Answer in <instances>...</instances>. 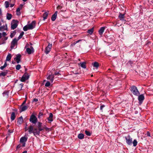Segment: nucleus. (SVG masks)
<instances>
[{"label": "nucleus", "instance_id": "27", "mask_svg": "<svg viewBox=\"0 0 153 153\" xmlns=\"http://www.w3.org/2000/svg\"><path fill=\"white\" fill-rule=\"evenodd\" d=\"M124 14H122L121 13H120L119 17L120 18V20H123L124 19Z\"/></svg>", "mask_w": 153, "mask_h": 153}, {"label": "nucleus", "instance_id": "8", "mask_svg": "<svg viewBox=\"0 0 153 153\" xmlns=\"http://www.w3.org/2000/svg\"><path fill=\"white\" fill-rule=\"evenodd\" d=\"M41 131V130H39V129L38 128H34L33 133L35 136L39 135V134L40 131Z\"/></svg>", "mask_w": 153, "mask_h": 153}, {"label": "nucleus", "instance_id": "6", "mask_svg": "<svg viewBox=\"0 0 153 153\" xmlns=\"http://www.w3.org/2000/svg\"><path fill=\"white\" fill-rule=\"evenodd\" d=\"M18 40L16 38L13 39L11 42V49L14 48L15 45H17Z\"/></svg>", "mask_w": 153, "mask_h": 153}, {"label": "nucleus", "instance_id": "50", "mask_svg": "<svg viewBox=\"0 0 153 153\" xmlns=\"http://www.w3.org/2000/svg\"><path fill=\"white\" fill-rule=\"evenodd\" d=\"M22 143V146L24 147L25 146V142Z\"/></svg>", "mask_w": 153, "mask_h": 153}, {"label": "nucleus", "instance_id": "36", "mask_svg": "<svg viewBox=\"0 0 153 153\" xmlns=\"http://www.w3.org/2000/svg\"><path fill=\"white\" fill-rule=\"evenodd\" d=\"M24 34V32H21L20 33L19 36L18 37V39H17L18 40H19L20 39H21L22 38V36Z\"/></svg>", "mask_w": 153, "mask_h": 153}, {"label": "nucleus", "instance_id": "59", "mask_svg": "<svg viewBox=\"0 0 153 153\" xmlns=\"http://www.w3.org/2000/svg\"><path fill=\"white\" fill-rule=\"evenodd\" d=\"M128 63H129L130 64H131L132 63V62L131 61H129L128 62Z\"/></svg>", "mask_w": 153, "mask_h": 153}, {"label": "nucleus", "instance_id": "42", "mask_svg": "<svg viewBox=\"0 0 153 153\" xmlns=\"http://www.w3.org/2000/svg\"><path fill=\"white\" fill-rule=\"evenodd\" d=\"M50 85V83L49 81H47L46 84L45 85V86L46 87H49Z\"/></svg>", "mask_w": 153, "mask_h": 153}, {"label": "nucleus", "instance_id": "10", "mask_svg": "<svg viewBox=\"0 0 153 153\" xmlns=\"http://www.w3.org/2000/svg\"><path fill=\"white\" fill-rule=\"evenodd\" d=\"M54 78V75L51 74H50L47 77V79L48 80H50L51 82H53Z\"/></svg>", "mask_w": 153, "mask_h": 153}, {"label": "nucleus", "instance_id": "38", "mask_svg": "<svg viewBox=\"0 0 153 153\" xmlns=\"http://www.w3.org/2000/svg\"><path fill=\"white\" fill-rule=\"evenodd\" d=\"M5 5L6 8H7L9 6V4L8 1H6L5 2Z\"/></svg>", "mask_w": 153, "mask_h": 153}, {"label": "nucleus", "instance_id": "25", "mask_svg": "<svg viewBox=\"0 0 153 153\" xmlns=\"http://www.w3.org/2000/svg\"><path fill=\"white\" fill-rule=\"evenodd\" d=\"M48 12H45L43 15V20H45V19L47 18L48 16Z\"/></svg>", "mask_w": 153, "mask_h": 153}, {"label": "nucleus", "instance_id": "39", "mask_svg": "<svg viewBox=\"0 0 153 153\" xmlns=\"http://www.w3.org/2000/svg\"><path fill=\"white\" fill-rule=\"evenodd\" d=\"M85 134L88 136H90L91 135V134L90 133V131L87 130L85 131Z\"/></svg>", "mask_w": 153, "mask_h": 153}, {"label": "nucleus", "instance_id": "37", "mask_svg": "<svg viewBox=\"0 0 153 153\" xmlns=\"http://www.w3.org/2000/svg\"><path fill=\"white\" fill-rule=\"evenodd\" d=\"M137 142L136 140L135 139L133 142V144L134 146H136L137 144Z\"/></svg>", "mask_w": 153, "mask_h": 153}, {"label": "nucleus", "instance_id": "24", "mask_svg": "<svg viewBox=\"0 0 153 153\" xmlns=\"http://www.w3.org/2000/svg\"><path fill=\"white\" fill-rule=\"evenodd\" d=\"M7 27L6 25L5 26L4 25L0 27V31L7 30Z\"/></svg>", "mask_w": 153, "mask_h": 153}, {"label": "nucleus", "instance_id": "4", "mask_svg": "<svg viewBox=\"0 0 153 153\" xmlns=\"http://www.w3.org/2000/svg\"><path fill=\"white\" fill-rule=\"evenodd\" d=\"M30 121L33 124H36L37 122V119L34 115L32 114L30 116Z\"/></svg>", "mask_w": 153, "mask_h": 153}, {"label": "nucleus", "instance_id": "41", "mask_svg": "<svg viewBox=\"0 0 153 153\" xmlns=\"http://www.w3.org/2000/svg\"><path fill=\"white\" fill-rule=\"evenodd\" d=\"M23 76H24L27 79L29 77V76L28 74L26 73H25Z\"/></svg>", "mask_w": 153, "mask_h": 153}, {"label": "nucleus", "instance_id": "47", "mask_svg": "<svg viewBox=\"0 0 153 153\" xmlns=\"http://www.w3.org/2000/svg\"><path fill=\"white\" fill-rule=\"evenodd\" d=\"M146 134H147V136H149V137L151 136L150 133L149 131H148L147 132Z\"/></svg>", "mask_w": 153, "mask_h": 153}, {"label": "nucleus", "instance_id": "11", "mask_svg": "<svg viewBox=\"0 0 153 153\" xmlns=\"http://www.w3.org/2000/svg\"><path fill=\"white\" fill-rule=\"evenodd\" d=\"M21 56V55L19 54H17L16 57L14 58V60L16 61L17 63H19L20 61Z\"/></svg>", "mask_w": 153, "mask_h": 153}, {"label": "nucleus", "instance_id": "48", "mask_svg": "<svg viewBox=\"0 0 153 153\" xmlns=\"http://www.w3.org/2000/svg\"><path fill=\"white\" fill-rule=\"evenodd\" d=\"M38 101V100L36 98H34L33 100V102H37Z\"/></svg>", "mask_w": 153, "mask_h": 153}, {"label": "nucleus", "instance_id": "1", "mask_svg": "<svg viewBox=\"0 0 153 153\" xmlns=\"http://www.w3.org/2000/svg\"><path fill=\"white\" fill-rule=\"evenodd\" d=\"M36 22L33 21L31 23L25 26L23 28L24 31H27L28 30H31L34 28L36 26Z\"/></svg>", "mask_w": 153, "mask_h": 153}, {"label": "nucleus", "instance_id": "21", "mask_svg": "<svg viewBox=\"0 0 153 153\" xmlns=\"http://www.w3.org/2000/svg\"><path fill=\"white\" fill-rule=\"evenodd\" d=\"M27 140V137H23L21 138L20 142L22 143L25 142Z\"/></svg>", "mask_w": 153, "mask_h": 153}, {"label": "nucleus", "instance_id": "52", "mask_svg": "<svg viewBox=\"0 0 153 153\" xmlns=\"http://www.w3.org/2000/svg\"><path fill=\"white\" fill-rule=\"evenodd\" d=\"M59 74V73L58 72H55L54 74V75H58Z\"/></svg>", "mask_w": 153, "mask_h": 153}, {"label": "nucleus", "instance_id": "46", "mask_svg": "<svg viewBox=\"0 0 153 153\" xmlns=\"http://www.w3.org/2000/svg\"><path fill=\"white\" fill-rule=\"evenodd\" d=\"M2 35L4 36V37H5V36L7 35V34L6 33H5V32H3L2 33Z\"/></svg>", "mask_w": 153, "mask_h": 153}, {"label": "nucleus", "instance_id": "51", "mask_svg": "<svg viewBox=\"0 0 153 153\" xmlns=\"http://www.w3.org/2000/svg\"><path fill=\"white\" fill-rule=\"evenodd\" d=\"M82 40H81V39H79L77 41H76V43H78L79 42H80Z\"/></svg>", "mask_w": 153, "mask_h": 153}, {"label": "nucleus", "instance_id": "35", "mask_svg": "<svg viewBox=\"0 0 153 153\" xmlns=\"http://www.w3.org/2000/svg\"><path fill=\"white\" fill-rule=\"evenodd\" d=\"M7 65V63L6 62H5L4 65L3 66H1L0 67V68L1 70H3L5 67H6Z\"/></svg>", "mask_w": 153, "mask_h": 153}, {"label": "nucleus", "instance_id": "62", "mask_svg": "<svg viewBox=\"0 0 153 153\" xmlns=\"http://www.w3.org/2000/svg\"><path fill=\"white\" fill-rule=\"evenodd\" d=\"M9 131L10 133H11V132H13V131H11L9 130Z\"/></svg>", "mask_w": 153, "mask_h": 153}, {"label": "nucleus", "instance_id": "49", "mask_svg": "<svg viewBox=\"0 0 153 153\" xmlns=\"http://www.w3.org/2000/svg\"><path fill=\"white\" fill-rule=\"evenodd\" d=\"M105 107V105H102L100 106V109L101 110H102L103 108H104Z\"/></svg>", "mask_w": 153, "mask_h": 153}, {"label": "nucleus", "instance_id": "22", "mask_svg": "<svg viewBox=\"0 0 153 153\" xmlns=\"http://www.w3.org/2000/svg\"><path fill=\"white\" fill-rule=\"evenodd\" d=\"M12 17V15L11 14L7 13L6 15V18L8 20H10Z\"/></svg>", "mask_w": 153, "mask_h": 153}, {"label": "nucleus", "instance_id": "7", "mask_svg": "<svg viewBox=\"0 0 153 153\" xmlns=\"http://www.w3.org/2000/svg\"><path fill=\"white\" fill-rule=\"evenodd\" d=\"M52 46V44H49L46 47L45 50V53L46 54H48L51 51Z\"/></svg>", "mask_w": 153, "mask_h": 153}, {"label": "nucleus", "instance_id": "26", "mask_svg": "<svg viewBox=\"0 0 153 153\" xmlns=\"http://www.w3.org/2000/svg\"><path fill=\"white\" fill-rule=\"evenodd\" d=\"M80 65V66L83 68H86V62H81L79 63Z\"/></svg>", "mask_w": 153, "mask_h": 153}, {"label": "nucleus", "instance_id": "23", "mask_svg": "<svg viewBox=\"0 0 153 153\" xmlns=\"http://www.w3.org/2000/svg\"><path fill=\"white\" fill-rule=\"evenodd\" d=\"M7 39L8 37H4V38H2L1 39V41H2V42H0V45L5 43V41Z\"/></svg>", "mask_w": 153, "mask_h": 153}, {"label": "nucleus", "instance_id": "14", "mask_svg": "<svg viewBox=\"0 0 153 153\" xmlns=\"http://www.w3.org/2000/svg\"><path fill=\"white\" fill-rule=\"evenodd\" d=\"M34 128L33 127L30 125L28 128V131L29 134H31L33 133Z\"/></svg>", "mask_w": 153, "mask_h": 153}, {"label": "nucleus", "instance_id": "31", "mask_svg": "<svg viewBox=\"0 0 153 153\" xmlns=\"http://www.w3.org/2000/svg\"><path fill=\"white\" fill-rule=\"evenodd\" d=\"M93 65L94 67H95L96 68H98L99 66V64L97 62H95L94 63Z\"/></svg>", "mask_w": 153, "mask_h": 153}, {"label": "nucleus", "instance_id": "44", "mask_svg": "<svg viewBox=\"0 0 153 153\" xmlns=\"http://www.w3.org/2000/svg\"><path fill=\"white\" fill-rule=\"evenodd\" d=\"M42 115H43L42 113L40 112L39 113V114L38 115V117L40 119L41 118V117L42 116Z\"/></svg>", "mask_w": 153, "mask_h": 153}, {"label": "nucleus", "instance_id": "32", "mask_svg": "<svg viewBox=\"0 0 153 153\" xmlns=\"http://www.w3.org/2000/svg\"><path fill=\"white\" fill-rule=\"evenodd\" d=\"M93 31H94V29L93 28H91L90 29L88 30L87 31V33L90 34H91L93 33Z\"/></svg>", "mask_w": 153, "mask_h": 153}, {"label": "nucleus", "instance_id": "16", "mask_svg": "<svg viewBox=\"0 0 153 153\" xmlns=\"http://www.w3.org/2000/svg\"><path fill=\"white\" fill-rule=\"evenodd\" d=\"M57 11H56L55 12V13H54V14H53L52 16L51 17V20L52 21H54L56 18V16H57Z\"/></svg>", "mask_w": 153, "mask_h": 153}, {"label": "nucleus", "instance_id": "3", "mask_svg": "<svg viewBox=\"0 0 153 153\" xmlns=\"http://www.w3.org/2000/svg\"><path fill=\"white\" fill-rule=\"evenodd\" d=\"M19 24V21L13 19L11 22V29L12 30H14L17 27Z\"/></svg>", "mask_w": 153, "mask_h": 153}, {"label": "nucleus", "instance_id": "57", "mask_svg": "<svg viewBox=\"0 0 153 153\" xmlns=\"http://www.w3.org/2000/svg\"><path fill=\"white\" fill-rule=\"evenodd\" d=\"M14 4H11L10 5V7H13L14 6Z\"/></svg>", "mask_w": 153, "mask_h": 153}, {"label": "nucleus", "instance_id": "13", "mask_svg": "<svg viewBox=\"0 0 153 153\" xmlns=\"http://www.w3.org/2000/svg\"><path fill=\"white\" fill-rule=\"evenodd\" d=\"M38 124V128L39 129V130H41V131L44 130V128H43V126H42V123H41L40 122H38L37 123Z\"/></svg>", "mask_w": 153, "mask_h": 153}, {"label": "nucleus", "instance_id": "40", "mask_svg": "<svg viewBox=\"0 0 153 153\" xmlns=\"http://www.w3.org/2000/svg\"><path fill=\"white\" fill-rule=\"evenodd\" d=\"M27 80V78H25L24 76H22L21 79V81L22 82H23L25 81L26 80Z\"/></svg>", "mask_w": 153, "mask_h": 153}, {"label": "nucleus", "instance_id": "20", "mask_svg": "<svg viewBox=\"0 0 153 153\" xmlns=\"http://www.w3.org/2000/svg\"><path fill=\"white\" fill-rule=\"evenodd\" d=\"M8 72V71L7 70H6L4 72H1L0 73V76H4L7 74Z\"/></svg>", "mask_w": 153, "mask_h": 153}, {"label": "nucleus", "instance_id": "12", "mask_svg": "<svg viewBox=\"0 0 153 153\" xmlns=\"http://www.w3.org/2000/svg\"><path fill=\"white\" fill-rule=\"evenodd\" d=\"M144 99V97L143 94H141L138 96V100L140 103H142Z\"/></svg>", "mask_w": 153, "mask_h": 153}, {"label": "nucleus", "instance_id": "56", "mask_svg": "<svg viewBox=\"0 0 153 153\" xmlns=\"http://www.w3.org/2000/svg\"><path fill=\"white\" fill-rule=\"evenodd\" d=\"M26 100H25L23 102V103H22V105H23L24 104H25L26 103Z\"/></svg>", "mask_w": 153, "mask_h": 153}, {"label": "nucleus", "instance_id": "9", "mask_svg": "<svg viewBox=\"0 0 153 153\" xmlns=\"http://www.w3.org/2000/svg\"><path fill=\"white\" fill-rule=\"evenodd\" d=\"M26 51L28 54H30L33 53L34 49L33 47L31 46L30 48H27L26 49Z\"/></svg>", "mask_w": 153, "mask_h": 153}, {"label": "nucleus", "instance_id": "58", "mask_svg": "<svg viewBox=\"0 0 153 153\" xmlns=\"http://www.w3.org/2000/svg\"><path fill=\"white\" fill-rule=\"evenodd\" d=\"M25 131H27V130H28V128L27 129V127L26 126V127H25Z\"/></svg>", "mask_w": 153, "mask_h": 153}, {"label": "nucleus", "instance_id": "54", "mask_svg": "<svg viewBox=\"0 0 153 153\" xmlns=\"http://www.w3.org/2000/svg\"><path fill=\"white\" fill-rule=\"evenodd\" d=\"M77 43H76V42H74V43H73V44H71V45L72 46H73V45H74L76 44Z\"/></svg>", "mask_w": 153, "mask_h": 153}, {"label": "nucleus", "instance_id": "17", "mask_svg": "<svg viewBox=\"0 0 153 153\" xmlns=\"http://www.w3.org/2000/svg\"><path fill=\"white\" fill-rule=\"evenodd\" d=\"M23 121V119L22 117L21 116L18 119L17 123L18 124L20 125L22 123Z\"/></svg>", "mask_w": 153, "mask_h": 153}, {"label": "nucleus", "instance_id": "53", "mask_svg": "<svg viewBox=\"0 0 153 153\" xmlns=\"http://www.w3.org/2000/svg\"><path fill=\"white\" fill-rule=\"evenodd\" d=\"M19 85L20 86H21V88H22V87L23 86V84L22 83H21V84H20Z\"/></svg>", "mask_w": 153, "mask_h": 153}, {"label": "nucleus", "instance_id": "5", "mask_svg": "<svg viewBox=\"0 0 153 153\" xmlns=\"http://www.w3.org/2000/svg\"><path fill=\"white\" fill-rule=\"evenodd\" d=\"M126 143L129 145H131L132 143V139L129 135L127 137H125Z\"/></svg>", "mask_w": 153, "mask_h": 153}, {"label": "nucleus", "instance_id": "29", "mask_svg": "<svg viewBox=\"0 0 153 153\" xmlns=\"http://www.w3.org/2000/svg\"><path fill=\"white\" fill-rule=\"evenodd\" d=\"M84 135L82 133H80L78 134V137L79 139H82L84 138Z\"/></svg>", "mask_w": 153, "mask_h": 153}, {"label": "nucleus", "instance_id": "30", "mask_svg": "<svg viewBox=\"0 0 153 153\" xmlns=\"http://www.w3.org/2000/svg\"><path fill=\"white\" fill-rule=\"evenodd\" d=\"M11 54L10 53L7 56L6 59V61H9L11 59Z\"/></svg>", "mask_w": 153, "mask_h": 153}, {"label": "nucleus", "instance_id": "34", "mask_svg": "<svg viewBox=\"0 0 153 153\" xmlns=\"http://www.w3.org/2000/svg\"><path fill=\"white\" fill-rule=\"evenodd\" d=\"M16 33V32L15 31H13L12 33H11L10 37L11 38H12L15 35Z\"/></svg>", "mask_w": 153, "mask_h": 153}, {"label": "nucleus", "instance_id": "43", "mask_svg": "<svg viewBox=\"0 0 153 153\" xmlns=\"http://www.w3.org/2000/svg\"><path fill=\"white\" fill-rule=\"evenodd\" d=\"M21 68V65L19 64H18L16 66V69L17 70H19Z\"/></svg>", "mask_w": 153, "mask_h": 153}, {"label": "nucleus", "instance_id": "63", "mask_svg": "<svg viewBox=\"0 0 153 153\" xmlns=\"http://www.w3.org/2000/svg\"><path fill=\"white\" fill-rule=\"evenodd\" d=\"M23 1H26L27 0H22Z\"/></svg>", "mask_w": 153, "mask_h": 153}, {"label": "nucleus", "instance_id": "33", "mask_svg": "<svg viewBox=\"0 0 153 153\" xmlns=\"http://www.w3.org/2000/svg\"><path fill=\"white\" fill-rule=\"evenodd\" d=\"M20 8L19 7L17 9L16 12V15H19L21 13L20 12Z\"/></svg>", "mask_w": 153, "mask_h": 153}, {"label": "nucleus", "instance_id": "15", "mask_svg": "<svg viewBox=\"0 0 153 153\" xmlns=\"http://www.w3.org/2000/svg\"><path fill=\"white\" fill-rule=\"evenodd\" d=\"M53 115L51 113H49V116L47 118L48 120L49 121V122L51 123V122H52L53 121Z\"/></svg>", "mask_w": 153, "mask_h": 153}, {"label": "nucleus", "instance_id": "2", "mask_svg": "<svg viewBox=\"0 0 153 153\" xmlns=\"http://www.w3.org/2000/svg\"><path fill=\"white\" fill-rule=\"evenodd\" d=\"M130 90L133 94L135 95L138 96L140 94L137 88L135 86H132L130 88Z\"/></svg>", "mask_w": 153, "mask_h": 153}, {"label": "nucleus", "instance_id": "55", "mask_svg": "<svg viewBox=\"0 0 153 153\" xmlns=\"http://www.w3.org/2000/svg\"><path fill=\"white\" fill-rule=\"evenodd\" d=\"M2 15V12L1 10V9H0V16Z\"/></svg>", "mask_w": 153, "mask_h": 153}, {"label": "nucleus", "instance_id": "28", "mask_svg": "<svg viewBox=\"0 0 153 153\" xmlns=\"http://www.w3.org/2000/svg\"><path fill=\"white\" fill-rule=\"evenodd\" d=\"M16 116L15 115V113L14 112H13L11 115V119L12 120H14Z\"/></svg>", "mask_w": 153, "mask_h": 153}, {"label": "nucleus", "instance_id": "45", "mask_svg": "<svg viewBox=\"0 0 153 153\" xmlns=\"http://www.w3.org/2000/svg\"><path fill=\"white\" fill-rule=\"evenodd\" d=\"M43 128H44V129H45L46 131H48L49 129L47 127L45 126H43Z\"/></svg>", "mask_w": 153, "mask_h": 153}, {"label": "nucleus", "instance_id": "19", "mask_svg": "<svg viewBox=\"0 0 153 153\" xmlns=\"http://www.w3.org/2000/svg\"><path fill=\"white\" fill-rule=\"evenodd\" d=\"M22 105H21V109L20 110V112H22V111H24L25 110H26V109H27L28 108V107L27 106L25 105L24 106H22Z\"/></svg>", "mask_w": 153, "mask_h": 153}, {"label": "nucleus", "instance_id": "60", "mask_svg": "<svg viewBox=\"0 0 153 153\" xmlns=\"http://www.w3.org/2000/svg\"><path fill=\"white\" fill-rule=\"evenodd\" d=\"M1 38V33H0V39Z\"/></svg>", "mask_w": 153, "mask_h": 153}, {"label": "nucleus", "instance_id": "61", "mask_svg": "<svg viewBox=\"0 0 153 153\" xmlns=\"http://www.w3.org/2000/svg\"><path fill=\"white\" fill-rule=\"evenodd\" d=\"M22 153H27V151H24Z\"/></svg>", "mask_w": 153, "mask_h": 153}, {"label": "nucleus", "instance_id": "18", "mask_svg": "<svg viewBox=\"0 0 153 153\" xmlns=\"http://www.w3.org/2000/svg\"><path fill=\"white\" fill-rule=\"evenodd\" d=\"M105 27H102L100 29L99 31V34L100 35H101L103 34L105 29Z\"/></svg>", "mask_w": 153, "mask_h": 153}]
</instances>
